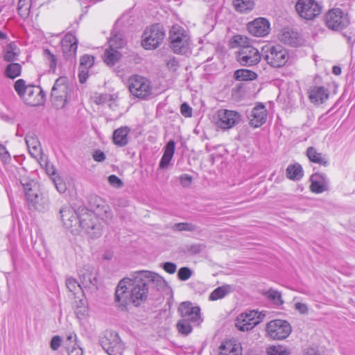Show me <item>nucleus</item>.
Instances as JSON below:
<instances>
[{
	"mask_svg": "<svg viewBox=\"0 0 355 355\" xmlns=\"http://www.w3.org/2000/svg\"><path fill=\"white\" fill-rule=\"evenodd\" d=\"M148 293L147 282L136 272L132 279L123 278L119 282L115 291V301L119 306L125 307L129 303L139 306L147 299Z\"/></svg>",
	"mask_w": 355,
	"mask_h": 355,
	"instance_id": "1",
	"label": "nucleus"
},
{
	"mask_svg": "<svg viewBox=\"0 0 355 355\" xmlns=\"http://www.w3.org/2000/svg\"><path fill=\"white\" fill-rule=\"evenodd\" d=\"M72 89L67 78L62 76L58 78L51 89V100L57 109L62 108L71 100Z\"/></svg>",
	"mask_w": 355,
	"mask_h": 355,
	"instance_id": "2",
	"label": "nucleus"
},
{
	"mask_svg": "<svg viewBox=\"0 0 355 355\" xmlns=\"http://www.w3.org/2000/svg\"><path fill=\"white\" fill-rule=\"evenodd\" d=\"M128 87L131 95L141 100L147 99L152 94L150 81L140 75L130 76L128 79Z\"/></svg>",
	"mask_w": 355,
	"mask_h": 355,
	"instance_id": "3",
	"label": "nucleus"
},
{
	"mask_svg": "<svg viewBox=\"0 0 355 355\" xmlns=\"http://www.w3.org/2000/svg\"><path fill=\"white\" fill-rule=\"evenodd\" d=\"M264 60L273 67H282L288 62L289 55L287 50L279 44L265 45L262 48Z\"/></svg>",
	"mask_w": 355,
	"mask_h": 355,
	"instance_id": "4",
	"label": "nucleus"
},
{
	"mask_svg": "<svg viewBox=\"0 0 355 355\" xmlns=\"http://www.w3.org/2000/svg\"><path fill=\"white\" fill-rule=\"evenodd\" d=\"M170 46L175 53L186 54L189 51V36L187 31L178 25H174L169 31Z\"/></svg>",
	"mask_w": 355,
	"mask_h": 355,
	"instance_id": "5",
	"label": "nucleus"
},
{
	"mask_svg": "<svg viewBox=\"0 0 355 355\" xmlns=\"http://www.w3.org/2000/svg\"><path fill=\"white\" fill-rule=\"evenodd\" d=\"M78 227V234L85 231L92 238H96L101 235L100 226L96 223V216L93 212L84 207L79 208Z\"/></svg>",
	"mask_w": 355,
	"mask_h": 355,
	"instance_id": "6",
	"label": "nucleus"
},
{
	"mask_svg": "<svg viewBox=\"0 0 355 355\" xmlns=\"http://www.w3.org/2000/svg\"><path fill=\"white\" fill-rule=\"evenodd\" d=\"M165 32L162 26L157 24L146 28L142 34L141 45L146 50L157 49L163 42Z\"/></svg>",
	"mask_w": 355,
	"mask_h": 355,
	"instance_id": "7",
	"label": "nucleus"
},
{
	"mask_svg": "<svg viewBox=\"0 0 355 355\" xmlns=\"http://www.w3.org/2000/svg\"><path fill=\"white\" fill-rule=\"evenodd\" d=\"M291 325L284 320H272L268 322L266 326V336L272 340L285 339L291 334Z\"/></svg>",
	"mask_w": 355,
	"mask_h": 355,
	"instance_id": "8",
	"label": "nucleus"
},
{
	"mask_svg": "<svg viewBox=\"0 0 355 355\" xmlns=\"http://www.w3.org/2000/svg\"><path fill=\"white\" fill-rule=\"evenodd\" d=\"M265 313L255 310L248 311L239 315L236 319L235 326L241 331L252 329L259 324L265 317Z\"/></svg>",
	"mask_w": 355,
	"mask_h": 355,
	"instance_id": "9",
	"label": "nucleus"
},
{
	"mask_svg": "<svg viewBox=\"0 0 355 355\" xmlns=\"http://www.w3.org/2000/svg\"><path fill=\"white\" fill-rule=\"evenodd\" d=\"M350 23L349 16L340 8H333L325 15V24L333 31L345 28Z\"/></svg>",
	"mask_w": 355,
	"mask_h": 355,
	"instance_id": "10",
	"label": "nucleus"
},
{
	"mask_svg": "<svg viewBox=\"0 0 355 355\" xmlns=\"http://www.w3.org/2000/svg\"><path fill=\"white\" fill-rule=\"evenodd\" d=\"M295 10L301 18L313 20L321 14L322 7L315 0H298Z\"/></svg>",
	"mask_w": 355,
	"mask_h": 355,
	"instance_id": "11",
	"label": "nucleus"
},
{
	"mask_svg": "<svg viewBox=\"0 0 355 355\" xmlns=\"http://www.w3.org/2000/svg\"><path fill=\"white\" fill-rule=\"evenodd\" d=\"M241 114L234 110H219L214 117L216 125L221 129H230L241 121Z\"/></svg>",
	"mask_w": 355,
	"mask_h": 355,
	"instance_id": "12",
	"label": "nucleus"
},
{
	"mask_svg": "<svg viewBox=\"0 0 355 355\" xmlns=\"http://www.w3.org/2000/svg\"><path fill=\"white\" fill-rule=\"evenodd\" d=\"M63 225L73 234H78L79 211L76 212L71 207H66L60 211Z\"/></svg>",
	"mask_w": 355,
	"mask_h": 355,
	"instance_id": "13",
	"label": "nucleus"
},
{
	"mask_svg": "<svg viewBox=\"0 0 355 355\" xmlns=\"http://www.w3.org/2000/svg\"><path fill=\"white\" fill-rule=\"evenodd\" d=\"M237 60L243 66L255 65L260 62L261 54L259 51L252 46H244L239 51Z\"/></svg>",
	"mask_w": 355,
	"mask_h": 355,
	"instance_id": "14",
	"label": "nucleus"
},
{
	"mask_svg": "<svg viewBox=\"0 0 355 355\" xmlns=\"http://www.w3.org/2000/svg\"><path fill=\"white\" fill-rule=\"evenodd\" d=\"M178 311L182 319H186L198 325L201 322L200 309L198 306H194L189 302H182L178 309Z\"/></svg>",
	"mask_w": 355,
	"mask_h": 355,
	"instance_id": "15",
	"label": "nucleus"
},
{
	"mask_svg": "<svg viewBox=\"0 0 355 355\" xmlns=\"http://www.w3.org/2000/svg\"><path fill=\"white\" fill-rule=\"evenodd\" d=\"M78 275L83 287L92 291L97 290V277L93 267L85 266L79 270Z\"/></svg>",
	"mask_w": 355,
	"mask_h": 355,
	"instance_id": "16",
	"label": "nucleus"
},
{
	"mask_svg": "<svg viewBox=\"0 0 355 355\" xmlns=\"http://www.w3.org/2000/svg\"><path fill=\"white\" fill-rule=\"evenodd\" d=\"M102 346L109 355H122L124 349L121 340L116 333H110L102 341Z\"/></svg>",
	"mask_w": 355,
	"mask_h": 355,
	"instance_id": "17",
	"label": "nucleus"
},
{
	"mask_svg": "<svg viewBox=\"0 0 355 355\" xmlns=\"http://www.w3.org/2000/svg\"><path fill=\"white\" fill-rule=\"evenodd\" d=\"M26 104L31 106H37L44 102V93L40 87L29 85L21 98Z\"/></svg>",
	"mask_w": 355,
	"mask_h": 355,
	"instance_id": "18",
	"label": "nucleus"
},
{
	"mask_svg": "<svg viewBox=\"0 0 355 355\" xmlns=\"http://www.w3.org/2000/svg\"><path fill=\"white\" fill-rule=\"evenodd\" d=\"M26 200L30 209L44 212L49 208L48 197L42 193H40L39 191L34 193V194H28Z\"/></svg>",
	"mask_w": 355,
	"mask_h": 355,
	"instance_id": "19",
	"label": "nucleus"
},
{
	"mask_svg": "<svg viewBox=\"0 0 355 355\" xmlns=\"http://www.w3.org/2000/svg\"><path fill=\"white\" fill-rule=\"evenodd\" d=\"M78 48V40L71 33H67L62 40V49L67 60L75 58Z\"/></svg>",
	"mask_w": 355,
	"mask_h": 355,
	"instance_id": "20",
	"label": "nucleus"
},
{
	"mask_svg": "<svg viewBox=\"0 0 355 355\" xmlns=\"http://www.w3.org/2000/svg\"><path fill=\"white\" fill-rule=\"evenodd\" d=\"M248 30L254 36L263 37L269 33L270 23L265 18H257L248 23Z\"/></svg>",
	"mask_w": 355,
	"mask_h": 355,
	"instance_id": "21",
	"label": "nucleus"
},
{
	"mask_svg": "<svg viewBox=\"0 0 355 355\" xmlns=\"http://www.w3.org/2000/svg\"><path fill=\"white\" fill-rule=\"evenodd\" d=\"M310 190L315 193H322L329 190V181L325 174L315 173L310 178Z\"/></svg>",
	"mask_w": 355,
	"mask_h": 355,
	"instance_id": "22",
	"label": "nucleus"
},
{
	"mask_svg": "<svg viewBox=\"0 0 355 355\" xmlns=\"http://www.w3.org/2000/svg\"><path fill=\"white\" fill-rule=\"evenodd\" d=\"M249 123L253 128H259L266 123L267 111L265 106L259 105L254 107L248 116Z\"/></svg>",
	"mask_w": 355,
	"mask_h": 355,
	"instance_id": "23",
	"label": "nucleus"
},
{
	"mask_svg": "<svg viewBox=\"0 0 355 355\" xmlns=\"http://www.w3.org/2000/svg\"><path fill=\"white\" fill-rule=\"evenodd\" d=\"M218 355H242V347L235 339L226 340L218 347Z\"/></svg>",
	"mask_w": 355,
	"mask_h": 355,
	"instance_id": "24",
	"label": "nucleus"
},
{
	"mask_svg": "<svg viewBox=\"0 0 355 355\" xmlns=\"http://www.w3.org/2000/svg\"><path fill=\"white\" fill-rule=\"evenodd\" d=\"M137 273L144 282H147V286L149 284H152L157 290L166 286V281L157 273L148 270L137 271Z\"/></svg>",
	"mask_w": 355,
	"mask_h": 355,
	"instance_id": "25",
	"label": "nucleus"
},
{
	"mask_svg": "<svg viewBox=\"0 0 355 355\" xmlns=\"http://www.w3.org/2000/svg\"><path fill=\"white\" fill-rule=\"evenodd\" d=\"M137 273L144 282H147V286L149 284H152L157 290L166 286V281L157 273L148 270L137 271Z\"/></svg>",
	"mask_w": 355,
	"mask_h": 355,
	"instance_id": "26",
	"label": "nucleus"
},
{
	"mask_svg": "<svg viewBox=\"0 0 355 355\" xmlns=\"http://www.w3.org/2000/svg\"><path fill=\"white\" fill-rule=\"evenodd\" d=\"M309 98L314 104H322L329 98V90L323 86H312L308 90Z\"/></svg>",
	"mask_w": 355,
	"mask_h": 355,
	"instance_id": "27",
	"label": "nucleus"
},
{
	"mask_svg": "<svg viewBox=\"0 0 355 355\" xmlns=\"http://www.w3.org/2000/svg\"><path fill=\"white\" fill-rule=\"evenodd\" d=\"M25 141L31 155L35 159H38L41 156L42 148L35 134L33 132L27 133Z\"/></svg>",
	"mask_w": 355,
	"mask_h": 355,
	"instance_id": "28",
	"label": "nucleus"
},
{
	"mask_svg": "<svg viewBox=\"0 0 355 355\" xmlns=\"http://www.w3.org/2000/svg\"><path fill=\"white\" fill-rule=\"evenodd\" d=\"M279 38L282 42L293 46L299 45L301 42L299 33L290 28H284Z\"/></svg>",
	"mask_w": 355,
	"mask_h": 355,
	"instance_id": "29",
	"label": "nucleus"
},
{
	"mask_svg": "<svg viewBox=\"0 0 355 355\" xmlns=\"http://www.w3.org/2000/svg\"><path fill=\"white\" fill-rule=\"evenodd\" d=\"M130 130V128L127 126L121 127L115 130L112 136L114 144L119 147L126 146L128 144V135Z\"/></svg>",
	"mask_w": 355,
	"mask_h": 355,
	"instance_id": "30",
	"label": "nucleus"
},
{
	"mask_svg": "<svg viewBox=\"0 0 355 355\" xmlns=\"http://www.w3.org/2000/svg\"><path fill=\"white\" fill-rule=\"evenodd\" d=\"M175 144L174 141L170 140L164 148V152L160 160L159 167L166 168L168 167L171 160L173 158L175 152Z\"/></svg>",
	"mask_w": 355,
	"mask_h": 355,
	"instance_id": "31",
	"label": "nucleus"
},
{
	"mask_svg": "<svg viewBox=\"0 0 355 355\" xmlns=\"http://www.w3.org/2000/svg\"><path fill=\"white\" fill-rule=\"evenodd\" d=\"M309 159L313 163L318 164L321 166H327L329 164L327 157L318 150L314 147H309L306 152Z\"/></svg>",
	"mask_w": 355,
	"mask_h": 355,
	"instance_id": "32",
	"label": "nucleus"
},
{
	"mask_svg": "<svg viewBox=\"0 0 355 355\" xmlns=\"http://www.w3.org/2000/svg\"><path fill=\"white\" fill-rule=\"evenodd\" d=\"M66 349L69 355H83V350L76 342V334H70L66 340Z\"/></svg>",
	"mask_w": 355,
	"mask_h": 355,
	"instance_id": "33",
	"label": "nucleus"
},
{
	"mask_svg": "<svg viewBox=\"0 0 355 355\" xmlns=\"http://www.w3.org/2000/svg\"><path fill=\"white\" fill-rule=\"evenodd\" d=\"M233 291L231 285L225 284L214 289L209 295V300L216 301L225 297L227 294Z\"/></svg>",
	"mask_w": 355,
	"mask_h": 355,
	"instance_id": "34",
	"label": "nucleus"
},
{
	"mask_svg": "<svg viewBox=\"0 0 355 355\" xmlns=\"http://www.w3.org/2000/svg\"><path fill=\"white\" fill-rule=\"evenodd\" d=\"M121 57V54L117 49L109 46L104 52L103 60L107 65L112 66L120 60Z\"/></svg>",
	"mask_w": 355,
	"mask_h": 355,
	"instance_id": "35",
	"label": "nucleus"
},
{
	"mask_svg": "<svg viewBox=\"0 0 355 355\" xmlns=\"http://www.w3.org/2000/svg\"><path fill=\"white\" fill-rule=\"evenodd\" d=\"M20 51L15 42L8 44L4 49L3 60L6 62H13L17 60Z\"/></svg>",
	"mask_w": 355,
	"mask_h": 355,
	"instance_id": "36",
	"label": "nucleus"
},
{
	"mask_svg": "<svg viewBox=\"0 0 355 355\" xmlns=\"http://www.w3.org/2000/svg\"><path fill=\"white\" fill-rule=\"evenodd\" d=\"M232 5L236 11L245 13L252 10L254 3L253 0H232Z\"/></svg>",
	"mask_w": 355,
	"mask_h": 355,
	"instance_id": "37",
	"label": "nucleus"
},
{
	"mask_svg": "<svg viewBox=\"0 0 355 355\" xmlns=\"http://www.w3.org/2000/svg\"><path fill=\"white\" fill-rule=\"evenodd\" d=\"M92 212L94 213V216L97 215L101 218L102 220H105L106 223H110L112 220V213L110 206L104 202L101 204V206L99 208H97L94 211Z\"/></svg>",
	"mask_w": 355,
	"mask_h": 355,
	"instance_id": "38",
	"label": "nucleus"
},
{
	"mask_svg": "<svg viewBox=\"0 0 355 355\" xmlns=\"http://www.w3.org/2000/svg\"><path fill=\"white\" fill-rule=\"evenodd\" d=\"M303 176V169L300 164L289 165L286 168V177L292 180H299Z\"/></svg>",
	"mask_w": 355,
	"mask_h": 355,
	"instance_id": "39",
	"label": "nucleus"
},
{
	"mask_svg": "<svg viewBox=\"0 0 355 355\" xmlns=\"http://www.w3.org/2000/svg\"><path fill=\"white\" fill-rule=\"evenodd\" d=\"M75 313L77 318L80 320L85 319L89 315L88 304L85 299H80L77 302Z\"/></svg>",
	"mask_w": 355,
	"mask_h": 355,
	"instance_id": "40",
	"label": "nucleus"
},
{
	"mask_svg": "<svg viewBox=\"0 0 355 355\" xmlns=\"http://www.w3.org/2000/svg\"><path fill=\"white\" fill-rule=\"evenodd\" d=\"M234 78L237 80H252L257 78V73L251 70L241 69L235 71Z\"/></svg>",
	"mask_w": 355,
	"mask_h": 355,
	"instance_id": "41",
	"label": "nucleus"
},
{
	"mask_svg": "<svg viewBox=\"0 0 355 355\" xmlns=\"http://www.w3.org/2000/svg\"><path fill=\"white\" fill-rule=\"evenodd\" d=\"M108 42L110 47L118 50L125 45L126 40L122 33H117L110 37Z\"/></svg>",
	"mask_w": 355,
	"mask_h": 355,
	"instance_id": "42",
	"label": "nucleus"
},
{
	"mask_svg": "<svg viewBox=\"0 0 355 355\" xmlns=\"http://www.w3.org/2000/svg\"><path fill=\"white\" fill-rule=\"evenodd\" d=\"M21 65L19 63L12 62L6 67L5 74L8 78L14 79L21 74Z\"/></svg>",
	"mask_w": 355,
	"mask_h": 355,
	"instance_id": "43",
	"label": "nucleus"
},
{
	"mask_svg": "<svg viewBox=\"0 0 355 355\" xmlns=\"http://www.w3.org/2000/svg\"><path fill=\"white\" fill-rule=\"evenodd\" d=\"M32 0H19L18 13L24 19L29 16Z\"/></svg>",
	"mask_w": 355,
	"mask_h": 355,
	"instance_id": "44",
	"label": "nucleus"
},
{
	"mask_svg": "<svg viewBox=\"0 0 355 355\" xmlns=\"http://www.w3.org/2000/svg\"><path fill=\"white\" fill-rule=\"evenodd\" d=\"M193 322L186 319H180L176 324V328L179 333L183 335H188L192 331Z\"/></svg>",
	"mask_w": 355,
	"mask_h": 355,
	"instance_id": "45",
	"label": "nucleus"
},
{
	"mask_svg": "<svg viewBox=\"0 0 355 355\" xmlns=\"http://www.w3.org/2000/svg\"><path fill=\"white\" fill-rule=\"evenodd\" d=\"M103 102L113 110H116L119 105V97L117 93L105 94L102 96Z\"/></svg>",
	"mask_w": 355,
	"mask_h": 355,
	"instance_id": "46",
	"label": "nucleus"
},
{
	"mask_svg": "<svg viewBox=\"0 0 355 355\" xmlns=\"http://www.w3.org/2000/svg\"><path fill=\"white\" fill-rule=\"evenodd\" d=\"M266 296L275 305L280 306L284 304L281 293L273 289H270L265 293Z\"/></svg>",
	"mask_w": 355,
	"mask_h": 355,
	"instance_id": "47",
	"label": "nucleus"
},
{
	"mask_svg": "<svg viewBox=\"0 0 355 355\" xmlns=\"http://www.w3.org/2000/svg\"><path fill=\"white\" fill-rule=\"evenodd\" d=\"M21 182L23 185L26 198H28V194H34V193L38 191L37 189V184L35 181L24 180H21Z\"/></svg>",
	"mask_w": 355,
	"mask_h": 355,
	"instance_id": "48",
	"label": "nucleus"
},
{
	"mask_svg": "<svg viewBox=\"0 0 355 355\" xmlns=\"http://www.w3.org/2000/svg\"><path fill=\"white\" fill-rule=\"evenodd\" d=\"M65 284L68 290L73 293L74 295L77 291L82 290V286L80 283L77 282L75 278L73 277H67L66 279Z\"/></svg>",
	"mask_w": 355,
	"mask_h": 355,
	"instance_id": "49",
	"label": "nucleus"
},
{
	"mask_svg": "<svg viewBox=\"0 0 355 355\" xmlns=\"http://www.w3.org/2000/svg\"><path fill=\"white\" fill-rule=\"evenodd\" d=\"M237 46H241V49L244 46H250L248 44V37L240 35L234 36L232 42V46L234 48Z\"/></svg>",
	"mask_w": 355,
	"mask_h": 355,
	"instance_id": "50",
	"label": "nucleus"
},
{
	"mask_svg": "<svg viewBox=\"0 0 355 355\" xmlns=\"http://www.w3.org/2000/svg\"><path fill=\"white\" fill-rule=\"evenodd\" d=\"M173 230L176 231H187L193 232L197 230L196 225L190 223H175L173 226Z\"/></svg>",
	"mask_w": 355,
	"mask_h": 355,
	"instance_id": "51",
	"label": "nucleus"
},
{
	"mask_svg": "<svg viewBox=\"0 0 355 355\" xmlns=\"http://www.w3.org/2000/svg\"><path fill=\"white\" fill-rule=\"evenodd\" d=\"M94 63V57L85 55L80 58V69L88 70Z\"/></svg>",
	"mask_w": 355,
	"mask_h": 355,
	"instance_id": "52",
	"label": "nucleus"
},
{
	"mask_svg": "<svg viewBox=\"0 0 355 355\" xmlns=\"http://www.w3.org/2000/svg\"><path fill=\"white\" fill-rule=\"evenodd\" d=\"M28 87H29V85H26V82L23 79L17 80L14 85L15 91L21 98L24 95Z\"/></svg>",
	"mask_w": 355,
	"mask_h": 355,
	"instance_id": "53",
	"label": "nucleus"
},
{
	"mask_svg": "<svg viewBox=\"0 0 355 355\" xmlns=\"http://www.w3.org/2000/svg\"><path fill=\"white\" fill-rule=\"evenodd\" d=\"M268 355H288V352L282 346H270L267 349Z\"/></svg>",
	"mask_w": 355,
	"mask_h": 355,
	"instance_id": "54",
	"label": "nucleus"
},
{
	"mask_svg": "<svg viewBox=\"0 0 355 355\" xmlns=\"http://www.w3.org/2000/svg\"><path fill=\"white\" fill-rule=\"evenodd\" d=\"M43 54L46 60L49 62L50 68L53 70H55L57 65V60L55 56L51 53L49 49L44 50Z\"/></svg>",
	"mask_w": 355,
	"mask_h": 355,
	"instance_id": "55",
	"label": "nucleus"
},
{
	"mask_svg": "<svg viewBox=\"0 0 355 355\" xmlns=\"http://www.w3.org/2000/svg\"><path fill=\"white\" fill-rule=\"evenodd\" d=\"M192 275V271L187 267L181 268L178 272V278L182 281H186L189 279Z\"/></svg>",
	"mask_w": 355,
	"mask_h": 355,
	"instance_id": "56",
	"label": "nucleus"
},
{
	"mask_svg": "<svg viewBox=\"0 0 355 355\" xmlns=\"http://www.w3.org/2000/svg\"><path fill=\"white\" fill-rule=\"evenodd\" d=\"M104 202L105 201L102 198L98 196L91 197L89 199V205L91 208L93 209L92 211L99 208V207L101 206V204H103Z\"/></svg>",
	"mask_w": 355,
	"mask_h": 355,
	"instance_id": "57",
	"label": "nucleus"
},
{
	"mask_svg": "<svg viewBox=\"0 0 355 355\" xmlns=\"http://www.w3.org/2000/svg\"><path fill=\"white\" fill-rule=\"evenodd\" d=\"M0 159L4 163H7L10 160V155L9 152L7 150L6 148L0 144Z\"/></svg>",
	"mask_w": 355,
	"mask_h": 355,
	"instance_id": "58",
	"label": "nucleus"
},
{
	"mask_svg": "<svg viewBox=\"0 0 355 355\" xmlns=\"http://www.w3.org/2000/svg\"><path fill=\"white\" fill-rule=\"evenodd\" d=\"M62 338L59 336H54L51 340L50 347L52 350L56 351L60 347Z\"/></svg>",
	"mask_w": 355,
	"mask_h": 355,
	"instance_id": "59",
	"label": "nucleus"
},
{
	"mask_svg": "<svg viewBox=\"0 0 355 355\" xmlns=\"http://www.w3.org/2000/svg\"><path fill=\"white\" fill-rule=\"evenodd\" d=\"M108 182L109 183L116 187V188H120L123 186V182L121 179H119L117 176L115 175H111L108 177Z\"/></svg>",
	"mask_w": 355,
	"mask_h": 355,
	"instance_id": "60",
	"label": "nucleus"
},
{
	"mask_svg": "<svg viewBox=\"0 0 355 355\" xmlns=\"http://www.w3.org/2000/svg\"><path fill=\"white\" fill-rule=\"evenodd\" d=\"M166 64L168 69L175 71L178 67V62L174 57H168L166 60Z\"/></svg>",
	"mask_w": 355,
	"mask_h": 355,
	"instance_id": "61",
	"label": "nucleus"
},
{
	"mask_svg": "<svg viewBox=\"0 0 355 355\" xmlns=\"http://www.w3.org/2000/svg\"><path fill=\"white\" fill-rule=\"evenodd\" d=\"M295 309L300 314L306 315L309 313V307L307 304L302 302H296L295 304Z\"/></svg>",
	"mask_w": 355,
	"mask_h": 355,
	"instance_id": "62",
	"label": "nucleus"
},
{
	"mask_svg": "<svg viewBox=\"0 0 355 355\" xmlns=\"http://www.w3.org/2000/svg\"><path fill=\"white\" fill-rule=\"evenodd\" d=\"M180 112L185 117H191L192 115V109L187 103L181 105Z\"/></svg>",
	"mask_w": 355,
	"mask_h": 355,
	"instance_id": "63",
	"label": "nucleus"
},
{
	"mask_svg": "<svg viewBox=\"0 0 355 355\" xmlns=\"http://www.w3.org/2000/svg\"><path fill=\"white\" fill-rule=\"evenodd\" d=\"M92 157L96 162H102L105 161L106 156L103 151L96 150L93 153Z\"/></svg>",
	"mask_w": 355,
	"mask_h": 355,
	"instance_id": "64",
	"label": "nucleus"
}]
</instances>
